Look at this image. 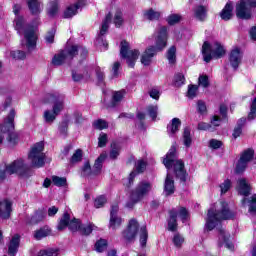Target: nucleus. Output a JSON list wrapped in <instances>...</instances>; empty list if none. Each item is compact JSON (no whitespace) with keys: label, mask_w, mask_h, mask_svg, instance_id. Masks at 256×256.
Returning a JSON list of instances; mask_svg holds the SVG:
<instances>
[{"label":"nucleus","mask_w":256,"mask_h":256,"mask_svg":"<svg viewBox=\"0 0 256 256\" xmlns=\"http://www.w3.org/2000/svg\"><path fill=\"white\" fill-rule=\"evenodd\" d=\"M113 23L115 27H121V25H123V12H121V10L116 11Z\"/></svg>","instance_id":"49"},{"label":"nucleus","mask_w":256,"mask_h":256,"mask_svg":"<svg viewBox=\"0 0 256 256\" xmlns=\"http://www.w3.org/2000/svg\"><path fill=\"white\" fill-rule=\"evenodd\" d=\"M220 115L222 118L218 115L213 116L211 119V125H214V127H219V125H221V121H223V119H227V105H220Z\"/></svg>","instance_id":"24"},{"label":"nucleus","mask_w":256,"mask_h":256,"mask_svg":"<svg viewBox=\"0 0 256 256\" xmlns=\"http://www.w3.org/2000/svg\"><path fill=\"white\" fill-rule=\"evenodd\" d=\"M164 193L165 195H173L175 193V182L173 181V177H171V173L168 172L165 183H164Z\"/></svg>","instance_id":"27"},{"label":"nucleus","mask_w":256,"mask_h":256,"mask_svg":"<svg viewBox=\"0 0 256 256\" xmlns=\"http://www.w3.org/2000/svg\"><path fill=\"white\" fill-rule=\"evenodd\" d=\"M0 217L1 219H9L11 217V202L9 200L0 202Z\"/></svg>","instance_id":"25"},{"label":"nucleus","mask_w":256,"mask_h":256,"mask_svg":"<svg viewBox=\"0 0 256 256\" xmlns=\"http://www.w3.org/2000/svg\"><path fill=\"white\" fill-rule=\"evenodd\" d=\"M202 55L205 63L211 62V59H220L225 55V48L219 43L214 42L210 44L209 42H204L202 46Z\"/></svg>","instance_id":"8"},{"label":"nucleus","mask_w":256,"mask_h":256,"mask_svg":"<svg viewBox=\"0 0 256 256\" xmlns=\"http://www.w3.org/2000/svg\"><path fill=\"white\" fill-rule=\"evenodd\" d=\"M245 121H246L245 118H241L240 120H238L237 126L234 128V132L232 134L234 139H237V137L241 136V133L243 131L242 127L243 125H245Z\"/></svg>","instance_id":"40"},{"label":"nucleus","mask_w":256,"mask_h":256,"mask_svg":"<svg viewBox=\"0 0 256 256\" xmlns=\"http://www.w3.org/2000/svg\"><path fill=\"white\" fill-rule=\"evenodd\" d=\"M148 237H149V234L147 233V227L142 226L140 228V245H141V247H145V245H147Z\"/></svg>","instance_id":"45"},{"label":"nucleus","mask_w":256,"mask_h":256,"mask_svg":"<svg viewBox=\"0 0 256 256\" xmlns=\"http://www.w3.org/2000/svg\"><path fill=\"white\" fill-rule=\"evenodd\" d=\"M256 119V97L251 100L250 112L248 114V121H253Z\"/></svg>","instance_id":"48"},{"label":"nucleus","mask_w":256,"mask_h":256,"mask_svg":"<svg viewBox=\"0 0 256 256\" xmlns=\"http://www.w3.org/2000/svg\"><path fill=\"white\" fill-rule=\"evenodd\" d=\"M197 111L200 115H207V105L203 100L197 101Z\"/></svg>","instance_id":"54"},{"label":"nucleus","mask_w":256,"mask_h":256,"mask_svg":"<svg viewBox=\"0 0 256 256\" xmlns=\"http://www.w3.org/2000/svg\"><path fill=\"white\" fill-rule=\"evenodd\" d=\"M199 87H203L204 89H207L209 87V77L206 75H201L198 78Z\"/></svg>","instance_id":"58"},{"label":"nucleus","mask_w":256,"mask_h":256,"mask_svg":"<svg viewBox=\"0 0 256 256\" xmlns=\"http://www.w3.org/2000/svg\"><path fill=\"white\" fill-rule=\"evenodd\" d=\"M49 101L54 103L52 112H54L57 115L63 111L65 105L63 104L65 101V96L63 94L54 93V94H48L47 95Z\"/></svg>","instance_id":"16"},{"label":"nucleus","mask_w":256,"mask_h":256,"mask_svg":"<svg viewBox=\"0 0 256 256\" xmlns=\"http://www.w3.org/2000/svg\"><path fill=\"white\" fill-rule=\"evenodd\" d=\"M243 207H249V213H256V194H254L251 198H244L242 200Z\"/></svg>","instance_id":"32"},{"label":"nucleus","mask_w":256,"mask_h":256,"mask_svg":"<svg viewBox=\"0 0 256 256\" xmlns=\"http://www.w3.org/2000/svg\"><path fill=\"white\" fill-rule=\"evenodd\" d=\"M226 219H233V212L229 210V205L225 201H219L209 210L206 218V231H213L214 228Z\"/></svg>","instance_id":"3"},{"label":"nucleus","mask_w":256,"mask_h":256,"mask_svg":"<svg viewBox=\"0 0 256 256\" xmlns=\"http://www.w3.org/2000/svg\"><path fill=\"white\" fill-rule=\"evenodd\" d=\"M81 175L83 177H89V175H93V170H91V164L89 162L84 163L82 167Z\"/></svg>","instance_id":"52"},{"label":"nucleus","mask_w":256,"mask_h":256,"mask_svg":"<svg viewBox=\"0 0 256 256\" xmlns=\"http://www.w3.org/2000/svg\"><path fill=\"white\" fill-rule=\"evenodd\" d=\"M145 19H149V21H155L161 17V12H157L153 9H150L144 13Z\"/></svg>","instance_id":"44"},{"label":"nucleus","mask_w":256,"mask_h":256,"mask_svg":"<svg viewBox=\"0 0 256 256\" xmlns=\"http://www.w3.org/2000/svg\"><path fill=\"white\" fill-rule=\"evenodd\" d=\"M43 219H45L43 212H37L32 217H28L26 223L28 225H37V223H41Z\"/></svg>","instance_id":"35"},{"label":"nucleus","mask_w":256,"mask_h":256,"mask_svg":"<svg viewBox=\"0 0 256 256\" xmlns=\"http://www.w3.org/2000/svg\"><path fill=\"white\" fill-rule=\"evenodd\" d=\"M173 243L175 247H181L183 243H185V238L181 236L180 234H175L173 238Z\"/></svg>","instance_id":"60"},{"label":"nucleus","mask_w":256,"mask_h":256,"mask_svg":"<svg viewBox=\"0 0 256 256\" xmlns=\"http://www.w3.org/2000/svg\"><path fill=\"white\" fill-rule=\"evenodd\" d=\"M95 249L97 253H103L107 249V240L100 239L95 244Z\"/></svg>","instance_id":"51"},{"label":"nucleus","mask_w":256,"mask_h":256,"mask_svg":"<svg viewBox=\"0 0 256 256\" xmlns=\"http://www.w3.org/2000/svg\"><path fill=\"white\" fill-rule=\"evenodd\" d=\"M79 54L82 58L87 57V49L79 45L67 46L64 50L54 55L52 65L59 67V65H63L66 61H71L75 55Z\"/></svg>","instance_id":"6"},{"label":"nucleus","mask_w":256,"mask_h":256,"mask_svg":"<svg viewBox=\"0 0 256 256\" xmlns=\"http://www.w3.org/2000/svg\"><path fill=\"white\" fill-rule=\"evenodd\" d=\"M174 85L175 87H181V85H185V76L182 73H178L174 76Z\"/></svg>","instance_id":"53"},{"label":"nucleus","mask_w":256,"mask_h":256,"mask_svg":"<svg viewBox=\"0 0 256 256\" xmlns=\"http://www.w3.org/2000/svg\"><path fill=\"white\" fill-rule=\"evenodd\" d=\"M51 235V228L49 226H44L34 232V239L41 241L44 237H49Z\"/></svg>","instance_id":"34"},{"label":"nucleus","mask_w":256,"mask_h":256,"mask_svg":"<svg viewBox=\"0 0 256 256\" xmlns=\"http://www.w3.org/2000/svg\"><path fill=\"white\" fill-rule=\"evenodd\" d=\"M107 141H108L107 134L103 132L100 133V136L98 138V147H105L107 145Z\"/></svg>","instance_id":"63"},{"label":"nucleus","mask_w":256,"mask_h":256,"mask_svg":"<svg viewBox=\"0 0 256 256\" xmlns=\"http://www.w3.org/2000/svg\"><path fill=\"white\" fill-rule=\"evenodd\" d=\"M93 125L95 129H99L100 131H102V129H107V122L105 120H96Z\"/></svg>","instance_id":"61"},{"label":"nucleus","mask_w":256,"mask_h":256,"mask_svg":"<svg viewBox=\"0 0 256 256\" xmlns=\"http://www.w3.org/2000/svg\"><path fill=\"white\" fill-rule=\"evenodd\" d=\"M26 3L32 15H39V13L43 11V8L41 7V2H39V0H26Z\"/></svg>","instance_id":"28"},{"label":"nucleus","mask_w":256,"mask_h":256,"mask_svg":"<svg viewBox=\"0 0 256 256\" xmlns=\"http://www.w3.org/2000/svg\"><path fill=\"white\" fill-rule=\"evenodd\" d=\"M137 173H143L147 167V162L145 160H138L135 164Z\"/></svg>","instance_id":"56"},{"label":"nucleus","mask_w":256,"mask_h":256,"mask_svg":"<svg viewBox=\"0 0 256 256\" xmlns=\"http://www.w3.org/2000/svg\"><path fill=\"white\" fill-rule=\"evenodd\" d=\"M219 245H224L226 249H229V251H234L235 245H233V242H231V235L229 233H226L225 229L220 228L219 229Z\"/></svg>","instance_id":"19"},{"label":"nucleus","mask_w":256,"mask_h":256,"mask_svg":"<svg viewBox=\"0 0 256 256\" xmlns=\"http://www.w3.org/2000/svg\"><path fill=\"white\" fill-rule=\"evenodd\" d=\"M83 7V1H78L74 5H70L66 8L64 11V18L65 19H71V17L77 15V11Z\"/></svg>","instance_id":"26"},{"label":"nucleus","mask_w":256,"mask_h":256,"mask_svg":"<svg viewBox=\"0 0 256 256\" xmlns=\"http://www.w3.org/2000/svg\"><path fill=\"white\" fill-rule=\"evenodd\" d=\"M194 17L198 21H205L207 19V8L205 6H196L193 9Z\"/></svg>","instance_id":"30"},{"label":"nucleus","mask_w":256,"mask_h":256,"mask_svg":"<svg viewBox=\"0 0 256 256\" xmlns=\"http://www.w3.org/2000/svg\"><path fill=\"white\" fill-rule=\"evenodd\" d=\"M15 115H17V112L12 108L4 121V125L1 126L2 133H8L9 135L10 133H13V130L15 129Z\"/></svg>","instance_id":"17"},{"label":"nucleus","mask_w":256,"mask_h":256,"mask_svg":"<svg viewBox=\"0 0 256 256\" xmlns=\"http://www.w3.org/2000/svg\"><path fill=\"white\" fill-rule=\"evenodd\" d=\"M221 193H227L231 189V180L226 179L222 184H220Z\"/></svg>","instance_id":"62"},{"label":"nucleus","mask_w":256,"mask_h":256,"mask_svg":"<svg viewBox=\"0 0 256 256\" xmlns=\"http://www.w3.org/2000/svg\"><path fill=\"white\" fill-rule=\"evenodd\" d=\"M106 203H107V196L101 195L95 199L94 207H96V209H101V207H103V205H105Z\"/></svg>","instance_id":"50"},{"label":"nucleus","mask_w":256,"mask_h":256,"mask_svg":"<svg viewBox=\"0 0 256 256\" xmlns=\"http://www.w3.org/2000/svg\"><path fill=\"white\" fill-rule=\"evenodd\" d=\"M107 159V154H101L95 161L92 173L93 175H99L101 169H103V161Z\"/></svg>","instance_id":"33"},{"label":"nucleus","mask_w":256,"mask_h":256,"mask_svg":"<svg viewBox=\"0 0 256 256\" xmlns=\"http://www.w3.org/2000/svg\"><path fill=\"white\" fill-rule=\"evenodd\" d=\"M199 93V86L197 85H189L187 91V98L188 99H195Z\"/></svg>","instance_id":"47"},{"label":"nucleus","mask_w":256,"mask_h":256,"mask_svg":"<svg viewBox=\"0 0 256 256\" xmlns=\"http://www.w3.org/2000/svg\"><path fill=\"white\" fill-rule=\"evenodd\" d=\"M220 17L223 21H229L233 17V4L228 2L220 12Z\"/></svg>","instance_id":"29"},{"label":"nucleus","mask_w":256,"mask_h":256,"mask_svg":"<svg viewBox=\"0 0 256 256\" xmlns=\"http://www.w3.org/2000/svg\"><path fill=\"white\" fill-rule=\"evenodd\" d=\"M139 233V222L132 218L130 219L127 228L122 232V237L125 241H133Z\"/></svg>","instance_id":"14"},{"label":"nucleus","mask_w":256,"mask_h":256,"mask_svg":"<svg viewBox=\"0 0 256 256\" xmlns=\"http://www.w3.org/2000/svg\"><path fill=\"white\" fill-rule=\"evenodd\" d=\"M81 159H83V151L81 149H78L72 155L70 163H79V161H81Z\"/></svg>","instance_id":"55"},{"label":"nucleus","mask_w":256,"mask_h":256,"mask_svg":"<svg viewBox=\"0 0 256 256\" xmlns=\"http://www.w3.org/2000/svg\"><path fill=\"white\" fill-rule=\"evenodd\" d=\"M208 147H210V149H221L223 142L217 139H211L208 143Z\"/></svg>","instance_id":"57"},{"label":"nucleus","mask_w":256,"mask_h":256,"mask_svg":"<svg viewBox=\"0 0 256 256\" xmlns=\"http://www.w3.org/2000/svg\"><path fill=\"white\" fill-rule=\"evenodd\" d=\"M120 55L122 59L126 60V63L128 67H135V63L137 62V59H139L140 52L137 49L131 50V47L129 46V42L122 41L121 47H120Z\"/></svg>","instance_id":"9"},{"label":"nucleus","mask_w":256,"mask_h":256,"mask_svg":"<svg viewBox=\"0 0 256 256\" xmlns=\"http://www.w3.org/2000/svg\"><path fill=\"white\" fill-rule=\"evenodd\" d=\"M154 37L155 46L148 47L141 55V63L145 67L151 65L153 57L156 56L159 51H163V49L167 47V27H160L159 30L154 34Z\"/></svg>","instance_id":"4"},{"label":"nucleus","mask_w":256,"mask_h":256,"mask_svg":"<svg viewBox=\"0 0 256 256\" xmlns=\"http://www.w3.org/2000/svg\"><path fill=\"white\" fill-rule=\"evenodd\" d=\"M119 153H121V145L119 143H112L110 150V159H117L119 157Z\"/></svg>","instance_id":"38"},{"label":"nucleus","mask_w":256,"mask_h":256,"mask_svg":"<svg viewBox=\"0 0 256 256\" xmlns=\"http://www.w3.org/2000/svg\"><path fill=\"white\" fill-rule=\"evenodd\" d=\"M95 230H97V226H95V224L87 223V224L80 225L79 232L82 235H91V233H93V231Z\"/></svg>","instance_id":"36"},{"label":"nucleus","mask_w":256,"mask_h":256,"mask_svg":"<svg viewBox=\"0 0 256 256\" xmlns=\"http://www.w3.org/2000/svg\"><path fill=\"white\" fill-rule=\"evenodd\" d=\"M43 118L45 123L51 124L53 121H55V119H57V114L54 113L53 110H46L44 111Z\"/></svg>","instance_id":"42"},{"label":"nucleus","mask_w":256,"mask_h":256,"mask_svg":"<svg viewBox=\"0 0 256 256\" xmlns=\"http://www.w3.org/2000/svg\"><path fill=\"white\" fill-rule=\"evenodd\" d=\"M182 141L186 149H189V147L193 145V136L191 135V128L189 127L184 128Z\"/></svg>","instance_id":"31"},{"label":"nucleus","mask_w":256,"mask_h":256,"mask_svg":"<svg viewBox=\"0 0 256 256\" xmlns=\"http://www.w3.org/2000/svg\"><path fill=\"white\" fill-rule=\"evenodd\" d=\"M179 129H181V119L179 118H173L167 125V133L170 137L179 133Z\"/></svg>","instance_id":"22"},{"label":"nucleus","mask_w":256,"mask_h":256,"mask_svg":"<svg viewBox=\"0 0 256 256\" xmlns=\"http://www.w3.org/2000/svg\"><path fill=\"white\" fill-rule=\"evenodd\" d=\"M176 54H177V48H175V46L170 47V49H168V51H167L166 57L171 65H173V63H175V61H177Z\"/></svg>","instance_id":"39"},{"label":"nucleus","mask_w":256,"mask_h":256,"mask_svg":"<svg viewBox=\"0 0 256 256\" xmlns=\"http://www.w3.org/2000/svg\"><path fill=\"white\" fill-rule=\"evenodd\" d=\"M111 19H112L111 13L106 15L100 28V36L95 41V45L100 47V51H107L108 44H107V40L103 39V35H105V33H107V31L109 30V24L111 23Z\"/></svg>","instance_id":"12"},{"label":"nucleus","mask_w":256,"mask_h":256,"mask_svg":"<svg viewBox=\"0 0 256 256\" xmlns=\"http://www.w3.org/2000/svg\"><path fill=\"white\" fill-rule=\"evenodd\" d=\"M167 21L169 25H175L176 23H179V21H181V15L171 14L170 16H168Z\"/></svg>","instance_id":"59"},{"label":"nucleus","mask_w":256,"mask_h":256,"mask_svg":"<svg viewBox=\"0 0 256 256\" xmlns=\"http://www.w3.org/2000/svg\"><path fill=\"white\" fill-rule=\"evenodd\" d=\"M237 191L244 197H248L249 193H251V185L245 178H240L238 180Z\"/></svg>","instance_id":"21"},{"label":"nucleus","mask_w":256,"mask_h":256,"mask_svg":"<svg viewBox=\"0 0 256 256\" xmlns=\"http://www.w3.org/2000/svg\"><path fill=\"white\" fill-rule=\"evenodd\" d=\"M177 217L181 219L182 223H185V221H187V218L189 217V214L187 213V209L180 208L178 210L174 209L170 211V217L168 219L169 231L177 230Z\"/></svg>","instance_id":"11"},{"label":"nucleus","mask_w":256,"mask_h":256,"mask_svg":"<svg viewBox=\"0 0 256 256\" xmlns=\"http://www.w3.org/2000/svg\"><path fill=\"white\" fill-rule=\"evenodd\" d=\"M69 227L70 231H79L81 229V222L78 219H72L69 213H64L58 224V231H63V229Z\"/></svg>","instance_id":"13"},{"label":"nucleus","mask_w":256,"mask_h":256,"mask_svg":"<svg viewBox=\"0 0 256 256\" xmlns=\"http://www.w3.org/2000/svg\"><path fill=\"white\" fill-rule=\"evenodd\" d=\"M119 211V205L114 204L111 206L110 210V228L111 229H119L121 227V223H123V219L117 216Z\"/></svg>","instance_id":"18"},{"label":"nucleus","mask_w":256,"mask_h":256,"mask_svg":"<svg viewBox=\"0 0 256 256\" xmlns=\"http://www.w3.org/2000/svg\"><path fill=\"white\" fill-rule=\"evenodd\" d=\"M52 183L56 187H67V178L59 177V176H52Z\"/></svg>","instance_id":"43"},{"label":"nucleus","mask_w":256,"mask_h":256,"mask_svg":"<svg viewBox=\"0 0 256 256\" xmlns=\"http://www.w3.org/2000/svg\"><path fill=\"white\" fill-rule=\"evenodd\" d=\"M21 243V236L19 234H15L10 243L8 245V255L15 256L17 255V251L19 249V244Z\"/></svg>","instance_id":"23"},{"label":"nucleus","mask_w":256,"mask_h":256,"mask_svg":"<svg viewBox=\"0 0 256 256\" xmlns=\"http://www.w3.org/2000/svg\"><path fill=\"white\" fill-rule=\"evenodd\" d=\"M163 164L168 169H174L176 177L180 179L183 183L187 181V172L185 171V164L181 160H177V148L172 146L166 157L163 159Z\"/></svg>","instance_id":"5"},{"label":"nucleus","mask_w":256,"mask_h":256,"mask_svg":"<svg viewBox=\"0 0 256 256\" xmlns=\"http://www.w3.org/2000/svg\"><path fill=\"white\" fill-rule=\"evenodd\" d=\"M253 155H255L253 149H247L241 154L240 159L236 165L237 173H243V171L247 169V165H249V161L253 159Z\"/></svg>","instance_id":"15"},{"label":"nucleus","mask_w":256,"mask_h":256,"mask_svg":"<svg viewBox=\"0 0 256 256\" xmlns=\"http://www.w3.org/2000/svg\"><path fill=\"white\" fill-rule=\"evenodd\" d=\"M29 163H25V160L18 159L11 164H0V181L7 179L8 175H19L20 177H27V173L31 167L41 169L45 167V161H47V155L45 154V144L43 142H37L34 144L28 153Z\"/></svg>","instance_id":"1"},{"label":"nucleus","mask_w":256,"mask_h":256,"mask_svg":"<svg viewBox=\"0 0 256 256\" xmlns=\"http://www.w3.org/2000/svg\"><path fill=\"white\" fill-rule=\"evenodd\" d=\"M252 9H256V0H240L236 5V16L239 19H251Z\"/></svg>","instance_id":"10"},{"label":"nucleus","mask_w":256,"mask_h":256,"mask_svg":"<svg viewBox=\"0 0 256 256\" xmlns=\"http://www.w3.org/2000/svg\"><path fill=\"white\" fill-rule=\"evenodd\" d=\"M153 191V184L149 181H141L137 184L135 190H133L130 194L129 201L126 203V207L128 209H133L139 201H142L144 197H147L148 193Z\"/></svg>","instance_id":"7"},{"label":"nucleus","mask_w":256,"mask_h":256,"mask_svg":"<svg viewBox=\"0 0 256 256\" xmlns=\"http://www.w3.org/2000/svg\"><path fill=\"white\" fill-rule=\"evenodd\" d=\"M6 57H11L12 59H25V53L21 50L7 51Z\"/></svg>","instance_id":"46"},{"label":"nucleus","mask_w":256,"mask_h":256,"mask_svg":"<svg viewBox=\"0 0 256 256\" xmlns=\"http://www.w3.org/2000/svg\"><path fill=\"white\" fill-rule=\"evenodd\" d=\"M21 11V5L16 4L13 6V13L16 15L14 19V29L17 30L19 35H23L22 45L28 49V51H33L37 47V27L27 24L25 18L19 15Z\"/></svg>","instance_id":"2"},{"label":"nucleus","mask_w":256,"mask_h":256,"mask_svg":"<svg viewBox=\"0 0 256 256\" xmlns=\"http://www.w3.org/2000/svg\"><path fill=\"white\" fill-rule=\"evenodd\" d=\"M242 59H243V53H241V50L239 48L232 49L229 55V61L233 69H237V67L241 65Z\"/></svg>","instance_id":"20"},{"label":"nucleus","mask_w":256,"mask_h":256,"mask_svg":"<svg viewBox=\"0 0 256 256\" xmlns=\"http://www.w3.org/2000/svg\"><path fill=\"white\" fill-rule=\"evenodd\" d=\"M126 93L127 92L125 90H120V91L114 92L113 97H112V103L114 105H117V103H121V101H123V97H125Z\"/></svg>","instance_id":"41"},{"label":"nucleus","mask_w":256,"mask_h":256,"mask_svg":"<svg viewBox=\"0 0 256 256\" xmlns=\"http://www.w3.org/2000/svg\"><path fill=\"white\" fill-rule=\"evenodd\" d=\"M157 106H148L147 111L151 119H157Z\"/></svg>","instance_id":"64"},{"label":"nucleus","mask_w":256,"mask_h":256,"mask_svg":"<svg viewBox=\"0 0 256 256\" xmlns=\"http://www.w3.org/2000/svg\"><path fill=\"white\" fill-rule=\"evenodd\" d=\"M47 13L50 17H57L59 13V3L54 1L48 4Z\"/></svg>","instance_id":"37"}]
</instances>
